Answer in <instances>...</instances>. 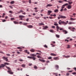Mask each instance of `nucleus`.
<instances>
[{
  "mask_svg": "<svg viewBox=\"0 0 76 76\" xmlns=\"http://www.w3.org/2000/svg\"><path fill=\"white\" fill-rule=\"evenodd\" d=\"M30 51L31 52H32V53H34V52H35V50L32 49L30 50Z\"/></svg>",
  "mask_w": 76,
  "mask_h": 76,
  "instance_id": "17",
  "label": "nucleus"
},
{
  "mask_svg": "<svg viewBox=\"0 0 76 76\" xmlns=\"http://www.w3.org/2000/svg\"><path fill=\"white\" fill-rule=\"evenodd\" d=\"M6 56H9V57H10V54H6Z\"/></svg>",
  "mask_w": 76,
  "mask_h": 76,
  "instance_id": "35",
  "label": "nucleus"
},
{
  "mask_svg": "<svg viewBox=\"0 0 76 76\" xmlns=\"http://www.w3.org/2000/svg\"><path fill=\"white\" fill-rule=\"evenodd\" d=\"M39 60L40 61H42V62H45V61L43 59H39Z\"/></svg>",
  "mask_w": 76,
  "mask_h": 76,
  "instance_id": "26",
  "label": "nucleus"
},
{
  "mask_svg": "<svg viewBox=\"0 0 76 76\" xmlns=\"http://www.w3.org/2000/svg\"><path fill=\"white\" fill-rule=\"evenodd\" d=\"M17 48L18 49H22V48H21V47H17Z\"/></svg>",
  "mask_w": 76,
  "mask_h": 76,
  "instance_id": "49",
  "label": "nucleus"
},
{
  "mask_svg": "<svg viewBox=\"0 0 76 76\" xmlns=\"http://www.w3.org/2000/svg\"><path fill=\"white\" fill-rule=\"evenodd\" d=\"M54 25L55 26H58V24H57V23H54Z\"/></svg>",
  "mask_w": 76,
  "mask_h": 76,
  "instance_id": "38",
  "label": "nucleus"
},
{
  "mask_svg": "<svg viewBox=\"0 0 76 76\" xmlns=\"http://www.w3.org/2000/svg\"><path fill=\"white\" fill-rule=\"evenodd\" d=\"M73 69H74V70H75L76 72V68H74Z\"/></svg>",
  "mask_w": 76,
  "mask_h": 76,
  "instance_id": "64",
  "label": "nucleus"
},
{
  "mask_svg": "<svg viewBox=\"0 0 76 76\" xmlns=\"http://www.w3.org/2000/svg\"><path fill=\"white\" fill-rule=\"evenodd\" d=\"M67 5H68V4H67V3L65 4L64 5L62 6L61 8L62 9H64V7H65V6H67Z\"/></svg>",
  "mask_w": 76,
  "mask_h": 76,
  "instance_id": "7",
  "label": "nucleus"
},
{
  "mask_svg": "<svg viewBox=\"0 0 76 76\" xmlns=\"http://www.w3.org/2000/svg\"><path fill=\"white\" fill-rule=\"evenodd\" d=\"M21 67H25V65L24 64H23L21 65Z\"/></svg>",
  "mask_w": 76,
  "mask_h": 76,
  "instance_id": "29",
  "label": "nucleus"
},
{
  "mask_svg": "<svg viewBox=\"0 0 76 76\" xmlns=\"http://www.w3.org/2000/svg\"><path fill=\"white\" fill-rule=\"evenodd\" d=\"M68 24H69V25L71 24H75V23L72 21H70L68 23Z\"/></svg>",
  "mask_w": 76,
  "mask_h": 76,
  "instance_id": "11",
  "label": "nucleus"
},
{
  "mask_svg": "<svg viewBox=\"0 0 76 76\" xmlns=\"http://www.w3.org/2000/svg\"><path fill=\"white\" fill-rule=\"evenodd\" d=\"M62 32L64 33V34H67L68 33V32H67V31H66L64 29L63 30V31H62Z\"/></svg>",
  "mask_w": 76,
  "mask_h": 76,
  "instance_id": "9",
  "label": "nucleus"
},
{
  "mask_svg": "<svg viewBox=\"0 0 76 76\" xmlns=\"http://www.w3.org/2000/svg\"><path fill=\"white\" fill-rule=\"evenodd\" d=\"M72 71L73 70L68 71V72H69V73H72Z\"/></svg>",
  "mask_w": 76,
  "mask_h": 76,
  "instance_id": "53",
  "label": "nucleus"
},
{
  "mask_svg": "<svg viewBox=\"0 0 76 76\" xmlns=\"http://www.w3.org/2000/svg\"><path fill=\"white\" fill-rule=\"evenodd\" d=\"M72 75H75L76 74V72H74L72 73Z\"/></svg>",
  "mask_w": 76,
  "mask_h": 76,
  "instance_id": "39",
  "label": "nucleus"
},
{
  "mask_svg": "<svg viewBox=\"0 0 76 76\" xmlns=\"http://www.w3.org/2000/svg\"><path fill=\"white\" fill-rule=\"evenodd\" d=\"M50 55L51 56H56V55L55 54H54V53H51Z\"/></svg>",
  "mask_w": 76,
  "mask_h": 76,
  "instance_id": "21",
  "label": "nucleus"
},
{
  "mask_svg": "<svg viewBox=\"0 0 76 76\" xmlns=\"http://www.w3.org/2000/svg\"><path fill=\"white\" fill-rule=\"evenodd\" d=\"M67 8L68 9H70L72 8V6L70 5H69L67 7Z\"/></svg>",
  "mask_w": 76,
  "mask_h": 76,
  "instance_id": "18",
  "label": "nucleus"
},
{
  "mask_svg": "<svg viewBox=\"0 0 76 76\" xmlns=\"http://www.w3.org/2000/svg\"><path fill=\"white\" fill-rule=\"evenodd\" d=\"M37 57H38V58H41V56H37Z\"/></svg>",
  "mask_w": 76,
  "mask_h": 76,
  "instance_id": "50",
  "label": "nucleus"
},
{
  "mask_svg": "<svg viewBox=\"0 0 76 76\" xmlns=\"http://www.w3.org/2000/svg\"><path fill=\"white\" fill-rule=\"evenodd\" d=\"M34 69H37V66H34Z\"/></svg>",
  "mask_w": 76,
  "mask_h": 76,
  "instance_id": "41",
  "label": "nucleus"
},
{
  "mask_svg": "<svg viewBox=\"0 0 76 76\" xmlns=\"http://www.w3.org/2000/svg\"><path fill=\"white\" fill-rule=\"evenodd\" d=\"M70 74H69V72L67 73H66V76H69V75Z\"/></svg>",
  "mask_w": 76,
  "mask_h": 76,
  "instance_id": "37",
  "label": "nucleus"
},
{
  "mask_svg": "<svg viewBox=\"0 0 76 76\" xmlns=\"http://www.w3.org/2000/svg\"><path fill=\"white\" fill-rule=\"evenodd\" d=\"M9 12L10 13H13V12L12 11H9Z\"/></svg>",
  "mask_w": 76,
  "mask_h": 76,
  "instance_id": "52",
  "label": "nucleus"
},
{
  "mask_svg": "<svg viewBox=\"0 0 76 76\" xmlns=\"http://www.w3.org/2000/svg\"><path fill=\"white\" fill-rule=\"evenodd\" d=\"M75 28H71V31H72V32H75Z\"/></svg>",
  "mask_w": 76,
  "mask_h": 76,
  "instance_id": "15",
  "label": "nucleus"
},
{
  "mask_svg": "<svg viewBox=\"0 0 76 76\" xmlns=\"http://www.w3.org/2000/svg\"><path fill=\"white\" fill-rule=\"evenodd\" d=\"M19 18H25V16L22 15H20L19 16Z\"/></svg>",
  "mask_w": 76,
  "mask_h": 76,
  "instance_id": "14",
  "label": "nucleus"
},
{
  "mask_svg": "<svg viewBox=\"0 0 76 76\" xmlns=\"http://www.w3.org/2000/svg\"><path fill=\"white\" fill-rule=\"evenodd\" d=\"M52 28L53 29H54V28H56V27H55L54 26H52Z\"/></svg>",
  "mask_w": 76,
  "mask_h": 76,
  "instance_id": "48",
  "label": "nucleus"
},
{
  "mask_svg": "<svg viewBox=\"0 0 76 76\" xmlns=\"http://www.w3.org/2000/svg\"><path fill=\"white\" fill-rule=\"evenodd\" d=\"M54 67L56 70H58V69H59V66H58V65H55Z\"/></svg>",
  "mask_w": 76,
  "mask_h": 76,
  "instance_id": "5",
  "label": "nucleus"
},
{
  "mask_svg": "<svg viewBox=\"0 0 76 76\" xmlns=\"http://www.w3.org/2000/svg\"><path fill=\"white\" fill-rule=\"evenodd\" d=\"M14 3H15V1H12L10 2L11 4H14Z\"/></svg>",
  "mask_w": 76,
  "mask_h": 76,
  "instance_id": "32",
  "label": "nucleus"
},
{
  "mask_svg": "<svg viewBox=\"0 0 76 76\" xmlns=\"http://www.w3.org/2000/svg\"><path fill=\"white\" fill-rule=\"evenodd\" d=\"M2 58L4 60H5L6 61H8V58H7L5 57V56L3 57Z\"/></svg>",
  "mask_w": 76,
  "mask_h": 76,
  "instance_id": "8",
  "label": "nucleus"
},
{
  "mask_svg": "<svg viewBox=\"0 0 76 76\" xmlns=\"http://www.w3.org/2000/svg\"><path fill=\"white\" fill-rule=\"evenodd\" d=\"M32 57V58L33 60H35V59H36V58H35V57L36 56V55L34 54H31L30 55Z\"/></svg>",
  "mask_w": 76,
  "mask_h": 76,
  "instance_id": "4",
  "label": "nucleus"
},
{
  "mask_svg": "<svg viewBox=\"0 0 76 76\" xmlns=\"http://www.w3.org/2000/svg\"><path fill=\"white\" fill-rule=\"evenodd\" d=\"M53 75H57L58 74L57 73H56L54 72H53Z\"/></svg>",
  "mask_w": 76,
  "mask_h": 76,
  "instance_id": "40",
  "label": "nucleus"
},
{
  "mask_svg": "<svg viewBox=\"0 0 76 76\" xmlns=\"http://www.w3.org/2000/svg\"><path fill=\"white\" fill-rule=\"evenodd\" d=\"M21 13V12H20V11H18V12L17 13V14H19V13Z\"/></svg>",
  "mask_w": 76,
  "mask_h": 76,
  "instance_id": "45",
  "label": "nucleus"
},
{
  "mask_svg": "<svg viewBox=\"0 0 76 76\" xmlns=\"http://www.w3.org/2000/svg\"><path fill=\"white\" fill-rule=\"evenodd\" d=\"M44 47L45 48H47V46L46 45H44Z\"/></svg>",
  "mask_w": 76,
  "mask_h": 76,
  "instance_id": "42",
  "label": "nucleus"
},
{
  "mask_svg": "<svg viewBox=\"0 0 76 76\" xmlns=\"http://www.w3.org/2000/svg\"><path fill=\"white\" fill-rule=\"evenodd\" d=\"M68 3H69V4H72V2H70V1H69Z\"/></svg>",
  "mask_w": 76,
  "mask_h": 76,
  "instance_id": "43",
  "label": "nucleus"
},
{
  "mask_svg": "<svg viewBox=\"0 0 76 76\" xmlns=\"http://www.w3.org/2000/svg\"><path fill=\"white\" fill-rule=\"evenodd\" d=\"M22 13L23 15H26V13L25 12H22Z\"/></svg>",
  "mask_w": 76,
  "mask_h": 76,
  "instance_id": "59",
  "label": "nucleus"
},
{
  "mask_svg": "<svg viewBox=\"0 0 76 76\" xmlns=\"http://www.w3.org/2000/svg\"><path fill=\"white\" fill-rule=\"evenodd\" d=\"M70 20H75L76 19H74L72 18H70Z\"/></svg>",
  "mask_w": 76,
  "mask_h": 76,
  "instance_id": "22",
  "label": "nucleus"
},
{
  "mask_svg": "<svg viewBox=\"0 0 76 76\" xmlns=\"http://www.w3.org/2000/svg\"><path fill=\"white\" fill-rule=\"evenodd\" d=\"M59 29L60 31H63V30H64V29L62 28H61L60 27H59Z\"/></svg>",
  "mask_w": 76,
  "mask_h": 76,
  "instance_id": "25",
  "label": "nucleus"
},
{
  "mask_svg": "<svg viewBox=\"0 0 76 76\" xmlns=\"http://www.w3.org/2000/svg\"><path fill=\"white\" fill-rule=\"evenodd\" d=\"M14 23L15 24H18V22L17 21H14Z\"/></svg>",
  "mask_w": 76,
  "mask_h": 76,
  "instance_id": "30",
  "label": "nucleus"
},
{
  "mask_svg": "<svg viewBox=\"0 0 76 76\" xmlns=\"http://www.w3.org/2000/svg\"><path fill=\"white\" fill-rule=\"evenodd\" d=\"M50 32H54V31L53 30H50Z\"/></svg>",
  "mask_w": 76,
  "mask_h": 76,
  "instance_id": "51",
  "label": "nucleus"
},
{
  "mask_svg": "<svg viewBox=\"0 0 76 76\" xmlns=\"http://www.w3.org/2000/svg\"><path fill=\"white\" fill-rule=\"evenodd\" d=\"M58 23L59 25H61V24H64V25L65 26L67 25V23L65 22L64 21H62L61 20H60L59 21Z\"/></svg>",
  "mask_w": 76,
  "mask_h": 76,
  "instance_id": "3",
  "label": "nucleus"
},
{
  "mask_svg": "<svg viewBox=\"0 0 76 76\" xmlns=\"http://www.w3.org/2000/svg\"><path fill=\"white\" fill-rule=\"evenodd\" d=\"M25 53H27V54H29V52L28 51V50H25Z\"/></svg>",
  "mask_w": 76,
  "mask_h": 76,
  "instance_id": "23",
  "label": "nucleus"
},
{
  "mask_svg": "<svg viewBox=\"0 0 76 76\" xmlns=\"http://www.w3.org/2000/svg\"><path fill=\"white\" fill-rule=\"evenodd\" d=\"M9 7L10 8H11V9H13V7H12L11 6H9Z\"/></svg>",
  "mask_w": 76,
  "mask_h": 76,
  "instance_id": "55",
  "label": "nucleus"
},
{
  "mask_svg": "<svg viewBox=\"0 0 76 76\" xmlns=\"http://www.w3.org/2000/svg\"><path fill=\"white\" fill-rule=\"evenodd\" d=\"M51 12H52V11H48V15H50V13H51Z\"/></svg>",
  "mask_w": 76,
  "mask_h": 76,
  "instance_id": "20",
  "label": "nucleus"
},
{
  "mask_svg": "<svg viewBox=\"0 0 76 76\" xmlns=\"http://www.w3.org/2000/svg\"><path fill=\"white\" fill-rule=\"evenodd\" d=\"M6 67L8 70L7 72L8 73H9V74H10V75H13V72H12V70H11V69H10V67L6 66Z\"/></svg>",
  "mask_w": 76,
  "mask_h": 76,
  "instance_id": "1",
  "label": "nucleus"
},
{
  "mask_svg": "<svg viewBox=\"0 0 76 76\" xmlns=\"http://www.w3.org/2000/svg\"><path fill=\"white\" fill-rule=\"evenodd\" d=\"M2 65H3V68L4 67L6 66V65H9V64L8 63H4V64H1Z\"/></svg>",
  "mask_w": 76,
  "mask_h": 76,
  "instance_id": "6",
  "label": "nucleus"
},
{
  "mask_svg": "<svg viewBox=\"0 0 76 76\" xmlns=\"http://www.w3.org/2000/svg\"><path fill=\"white\" fill-rule=\"evenodd\" d=\"M39 26H41V25L44 26V24L42 23H39Z\"/></svg>",
  "mask_w": 76,
  "mask_h": 76,
  "instance_id": "19",
  "label": "nucleus"
},
{
  "mask_svg": "<svg viewBox=\"0 0 76 76\" xmlns=\"http://www.w3.org/2000/svg\"><path fill=\"white\" fill-rule=\"evenodd\" d=\"M28 28H32L33 26L32 25H29V26H26Z\"/></svg>",
  "mask_w": 76,
  "mask_h": 76,
  "instance_id": "10",
  "label": "nucleus"
},
{
  "mask_svg": "<svg viewBox=\"0 0 76 76\" xmlns=\"http://www.w3.org/2000/svg\"><path fill=\"white\" fill-rule=\"evenodd\" d=\"M3 65H2L1 64V65H0V69H1V68H3Z\"/></svg>",
  "mask_w": 76,
  "mask_h": 76,
  "instance_id": "33",
  "label": "nucleus"
},
{
  "mask_svg": "<svg viewBox=\"0 0 76 76\" xmlns=\"http://www.w3.org/2000/svg\"><path fill=\"white\" fill-rule=\"evenodd\" d=\"M70 48V45H68V47H67V48Z\"/></svg>",
  "mask_w": 76,
  "mask_h": 76,
  "instance_id": "46",
  "label": "nucleus"
},
{
  "mask_svg": "<svg viewBox=\"0 0 76 76\" xmlns=\"http://www.w3.org/2000/svg\"><path fill=\"white\" fill-rule=\"evenodd\" d=\"M0 53H2V54H3V52L2 51H0Z\"/></svg>",
  "mask_w": 76,
  "mask_h": 76,
  "instance_id": "62",
  "label": "nucleus"
},
{
  "mask_svg": "<svg viewBox=\"0 0 76 76\" xmlns=\"http://www.w3.org/2000/svg\"><path fill=\"white\" fill-rule=\"evenodd\" d=\"M51 58H52L51 57H49L48 58V59H49V60H50V59H51Z\"/></svg>",
  "mask_w": 76,
  "mask_h": 76,
  "instance_id": "44",
  "label": "nucleus"
},
{
  "mask_svg": "<svg viewBox=\"0 0 76 76\" xmlns=\"http://www.w3.org/2000/svg\"><path fill=\"white\" fill-rule=\"evenodd\" d=\"M56 37L57 38H58L60 37V35L58 34H56Z\"/></svg>",
  "mask_w": 76,
  "mask_h": 76,
  "instance_id": "31",
  "label": "nucleus"
},
{
  "mask_svg": "<svg viewBox=\"0 0 76 76\" xmlns=\"http://www.w3.org/2000/svg\"><path fill=\"white\" fill-rule=\"evenodd\" d=\"M19 51L20 52L22 51V49H20Z\"/></svg>",
  "mask_w": 76,
  "mask_h": 76,
  "instance_id": "58",
  "label": "nucleus"
},
{
  "mask_svg": "<svg viewBox=\"0 0 76 76\" xmlns=\"http://www.w3.org/2000/svg\"><path fill=\"white\" fill-rule=\"evenodd\" d=\"M53 6V5L51 4H48L47 5L46 7H51Z\"/></svg>",
  "mask_w": 76,
  "mask_h": 76,
  "instance_id": "12",
  "label": "nucleus"
},
{
  "mask_svg": "<svg viewBox=\"0 0 76 76\" xmlns=\"http://www.w3.org/2000/svg\"><path fill=\"white\" fill-rule=\"evenodd\" d=\"M64 10V11H66V10H67V9L65 8Z\"/></svg>",
  "mask_w": 76,
  "mask_h": 76,
  "instance_id": "61",
  "label": "nucleus"
},
{
  "mask_svg": "<svg viewBox=\"0 0 76 76\" xmlns=\"http://www.w3.org/2000/svg\"><path fill=\"white\" fill-rule=\"evenodd\" d=\"M59 17H58V19H66V17L64 16L63 15H58Z\"/></svg>",
  "mask_w": 76,
  "mask_h": 76,
  "instance_id": "2",
  "label": "nucleus"
},
{
  "mask_svg": "<svg viewBox=\"0 0 76 76\" xmlns=\"http://www.w3.org/2000/svg\"><path fill=\"white\" fill-rule=\"evenodd\" d=\"M19 61H23V60L22 59H19Z\"/></svg>",
  "mask_w": 76,
  "mask_h": 76,
  "instance_id": "54",
  "label": "nucleus"
},
{
  "mask_svg": "<svg viewBox=\"0 0 76 76\" xmlns=\"http://www.w3.org/2000/svg\"><path fill=\"white\" fill-rule=\"evenodd\" d=\"M14 19H15V18H11V20H14Z\"/></svg>",
  "mask_w": 76,
  "mask_h": 76,
  "instance_id": "60",
  "label": "nucleus"
},
{
  "mask_svg": "<svg viewBox=\"0 0 76 76\" xmlns=\"http://www.w3.org/2000/svg\"><path fill=\"white\" fill-rule=\"evenodd\" d=\"M54 12H58V10L57 9H56L54 10Z\"/></svg>",
  "mask_w": 76,
  "mask_h": 76,
  "instance_id": "28",
  "label": "nucleus"
},
{
  "mask_svg": "<svg viewBox=\"0 0 76 76\" xmlns=\"http://www.w3.org/2000/svg\"><path fill=\"white\" fill-rule=\"evenodd\" d=\"M72 27H69V28H68V29H72Z\"/></svg>",
  "mask_w": 76,
  "mask_h": 76,
  "instance_id": "57",
  "label": "nucleus"
},
{
  "mask_svg": "<svg viewBox=\"0 0 76 76\" xmlns=\"http://www.w3.org/2000/svg\"><path fill=\"white\" fill-rule=\"evenodd\" d=\"M32 57H31V56H28L27 57V58H30V59H31V58H32Z\"/></svg>",
  "mask_w": 76,
  "mask_h": 76,
  "instance_id": "36",
  "label": "nucleus"
},
{
  "mask_svg": "<svg viewBox=\"0 0 76 76\" xmlns=\"http://www.w3.org/2000/svg\"><path fill=\"white\" fill-rule=\"evenodd\" d=\"M56 28L57 29V31L58 32V29H59V27L58 26H56Z\"/></svg>",
  "mask_w": 76,
  "mask_h": 76,
  "instance_id": "24",
  "label": "nucleus"
},
{
  "mask_svg": "<svg viewBox=\"0 0 76 76\" xmlns=\"http://www.w3.org/2000/svg\"><path fill=\"white\" fill-rule=\"evenodd\" d=\"M28 24V23H24L22 24L23 25H26Z\"/></svg>",
  "mask_w": 76,
  "mask_h": 76,
  "instance_id": "27",
  "label": "nucleus"
},
{
  "mask_svg": "<svg viewBox=\"0 0 76 76\" xmlns=\"http://www.w3.org/2000/svg\"><path fill=\"white\" fill-rule=\"evenodd\" d=\"M3 7V5H0V8H2Z\"/></svg>",
  "mask_w": 76,
  "mask_h": 76,
  "instance_id": "56",
  "label": "nucleus"
},
{
  "mask_svg": "<svg viewBox=\"0 0 76 76\" xmlns=\"http://www.w3.org/2000/svg\"><path fill=\"white\" fill-rule=\"evenodd\" d=\"M63 56L65 58H69L70 57V56H66L65 55Z\"/></svg>",
  "mask_w": 76,
  "mask_h": 76,
  "instance_id": "16",
  "label": "nucleus"
},
{
  "mask_svg": "<svg viewBox=\"0 0 76 76\" xmlns=\"http://www.w3.org/2000/svg\"><path fill=\"white\" fill-rule=\"evenodd\" d=\"M48 28V27H47V26H45L44 28V29H47V28Z\"/></svg>",
  "mask_w": 76,
  "mask_h": 76,
  "instance_id": "47",
  "label": "nucleus"
},
{
  "mask_svg": "<svg viewBox=\"0 0 76 76\" xmlns=\"http://www.w3.org/2000/svg\"><path fill=\"white\" fill-rule=\"evenodd\" d=\"M54 59L55 60H58L59 58L58 57H55L54 58Z\"/></svg>",
  "mask_w": 76,
  "mask_h": 76,
  "instance_id": "13",
  "label": "nucleus"
},
{
  "mask_svg": "<svg viewBox=\"0 0 76 76\" xmlns=\"http://www.w3.org/2000/svg\"><path fill=\"white\" fill-rule=\"evenodd\" d=\"M35 18H36V19H39V17H35Z\"/></svg>",
  "mask_w": 76,
  "mask_h": 76,
  "instance_id": "34",
  "label": "nucleus"
},
{
  "mask_svg": "<svg viewBox=\"0 0 76 76\" xmlns=\"http://www.w3.org/2000/svg\"><path fill=\"white\" fill-rule=\"evenodd\" d=\"M73 57H76V55H74L73 56H72Z\"/></svg>",
  "mask_w": 76,
  "mask_h": 76,
  "instance_id": "63",
  "label": "nucleus"
}]
</instances>
